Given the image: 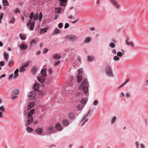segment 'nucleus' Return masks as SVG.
<instances>
[{"label": "nucleus", "mask_w": 148, "mask_h": 148, "mask_svg": "<svg viewBox=\"0 0 148 148\" xmlns=\"http://www.w3.org/2000/svg\"><path fill=\"white\" fill-rule=\"evenodd\" d=\"M42 17V14L41 12L40 13L39 16L38 14L37 13L34 15L33 12H31L29 16L30 20L27 25V27L30 30H33L34 29L35 21L38 19L40 21Z\"/></svg>", "instance_id": "f257e3e1"}, {"label": "nucleus", "mask_w": 148, "mask_h": 148, "mask_svg": "<svg viewBox=\"0 0 148 148\" xmlns=\"http://www.w3.org/2000/svg\"><path fill=\"white\" fill-rule=\"evenodd\" d=\"M88 82L87 79L85 78L83 79V82L79 86L80 89H82L84 93L85 94L88 92V86L87 85H85L86 84L88 85Z\"/></svg>", "instance_id": "f03ea898"}, {"label": "nucleus", "mask_w": 148, "mask_h": 148, "mask_svg": "<svg viewBox=\"0 0 148 148\" xmlns=\"http://www.w3.org/2000/svg\"><path fill=\"white\" fill-rule=\"evenodd\" d=\"M106 73L108 76L110 77L113 76L112 70L110 66H108L106 67Z\"/></svg>", "instance_id": "7ed1b4c3"}, {"label": "nucleus", "mask_w": 148, "mask_h": 148, "mask_svg": "<svg viewBox=\"0 0 148 148\" xmlns=\"http://www.w3.org/2000/svg\"><path fill=\"white\" fill-rule=\"evenodd\" d=\"M65 38L66 40L72 41L75 40L77 39L76 36L73 34L67 35L65 37Z\"/></svg>", "instance_id": "20e7f679"}, {"label": "nucleus", "mask_w": 148, "mask_h": 148, "mask_svg": "<svg viewBox=\"0 0 148 148\" xmlns=\"http://www.w3.org/2000/svg\"><path fill=\"white\" fill-rule=\"evenodd\" d=\"M36 95V93L34 91H31L28 94V97L29 99L30 100H32L34 99L35 98Z\"/></svg>", "instance_id": "39448f33"}, {"label": "nucleus", "mask_w": 148, "mask_h": 148, "mask_svg": "<svg viewBox=\"0 0 148 148\" xmlns=\"http://www.w3.org/2000/svg\"><path fill=\"white\" fill-rule=\"evenodd\" d=\"M27 117V124H25V126L27 127L30 124L32 123L33 120V117L32 116H29Z\"/></svg>", "instance_id": "423d86ee"}, {"label": "nucleus", "mask_w": 148, "mask_h": 148, "mask_svg": "<svg viewBox=\"0 0 148 148\" xmlns=\"http://www.w3.org/2000/svg\"><path fill=\"white\" fill-rule=\"evenodd\" d=\"M113 5L117 9L120 8V5L116 0H110Z\"/></svg>", "instance_id": "0eeeda50"}, {"label": "nucleus", "mask_w": 148, "mask_h": 148, "mask_svg": "<svg viewBox=\"0 0 148 148\" xmlns=\"http://www.w3.org/2000/svg\"><path fill=\"white\" fill-rule=\"evenodd\" d=\"M46 132L48 134L53 133V129L52 127L50 126L47 127L46 130Z\"/></svg>", "instance_id": "6e6552de"}, {"label": "nucleus", "mask_w": 148, "mask_h": 148, "mask_svg": "<svg viewBox=\"0 0 148 148\" xmlns=\"http://www.w3.org/2000/svg\"><path fill=\"white\" fill-rule=\"evenodd\" d=\"M38 79L39 82L41 83L43 82H44L45 80V77L40 75L38 77Z\"/></svg>", "instance_id": "1a4fd4ad"}, {"label": "nucleus", "mask_w": 148, "mask_h": 148, "mask_svg": "<svg viewBox=\"0 0 148 148\" xmlns=\"http://www.w3.org/2000/svg\"><path fill=\"white\" fill-rule=\"evenodd\" d=\"M60 57L61 56L60 54L58 53L53 54L52 56V57L53 59L57 60L59 59L60 58Z\"/></svg>", "instance_id": "9d476101"}, {"label": "nucleus", "mask_w": 148, "mask_h": 148, "mask_svg": "<svg viewBox=\"0 0 148 148\" xmlns=\"http://www.w3.org/2000/svg\"><path fill=\"white\" fill-rule=\"evenodd\" d=\"M20 47L21 49L24 50L27 49V46L24 43H22L20 44Z\"/></svg>", "instance_id": "9b49d317"}, {"label": "nucleus", "mask_w": 148, "mask_h": 148, "mask_svg": "<svg viewBox=\"0 0 148 148\" xmlns=\"http://www.w3.org/2000/svg\"><path fill=\"white\" fill-rule=\"evenodd\" d=\"M55 128L59 131L63 129L61 124L59 123H57L56 125Z\"/></svg>", "instance_id": "f8f14e48"}, {"label": "nucleus", "mask_w": 148, "mask_h": 148, "mask_svg": "<svg viewBox=\"0 0 148 148\" xmlns=\"http://www.w3.org/2000/svg\"><path fill=\"white\" fill-rule=\"evenodd\" d=\"M34 102H30L28 103L27 108L28 110H30L32 108L34 105Z\"/></svg>", "instance_id": "ddd939ff"}, {"label": "nucleus", "mask_w": 148, "mask_h": 148, "mask_svg": "<svg viewBox=\"0 0 148 148\" xmlns=\"http://www.w3.org/2000/svg\"><path fill=\"white\" fill-rule=\"evenodd\" d=\"M40 84L38 83H36L35 84L33 87V88L35 91H38L39 90V88Z\"/></svg>", "instance_id": "4468645a"}, {"label": "nucleus", "mask_w": 148, "mask_h": 148, "mask_svg": "<svg viewBox=\"0 0 148 148\" xmlns=\"http://www.w3.org/2000/svg\"><path fill=\"white\" fill-rule=\"evenodd\" d=\"M37 68L35 66H34L31 69V71L33 75H35L36 74L37 72Z\"/></svg>", "instance_id": "2eb2a0df"}, {"label": "nucleus", "mask_w": 148, "mask_h": 148, "mask_svg": "<svg viewBox=\"0 0 148 148\" xmlns=\"http://www.w3.org/2000/svg\"><path fill=\"white\" fill-rule=\"evenodd\" d=\"M62 123L65 126H67L69 124V120L68 119H64L62 121Z\"/></svg>", "instance_id": "dca6fc26"}, {"label": "nucleus", "mask_w": 148, "mask_h": 148, "mask_svg": "<svg viewBox=\"0 0 148 148\" xmlns=\"http://www.w3.org/2000/svg\"><path fill=\"white\" fill-rule=\"evenodd\" d=\"M46 69H43L41 71V76L45 77L46 76Z\"/></svg>", "instance_id": "f3484780"}, {"label": "nucleus", "mask_w": 148, "mask_h": 148, "mask_svg": "<svg viewBox=\"0 0 148 148\" xmlns=\"http://www.w3.org/2000/svg\"><path fill=\"white\" fill-rule=\"evenodd\" d=\"M19 93V91L17 89H15L12 92L11 94L13 96H15L18 95Z\"/></svg>", "instance_id": "a211bd4d"}, {"label": "nucleus", "mask_w": 148, "mask_h": 148, "mask_svg": "<svg viewBox=\"0 0 148 148\" xmlns=\"http://www.w3.org/2000/svg\"><path fill=\"white\" fill-rule=\"evenodd\" d=\"M43 131V129L42 128H38L36 130V132L39 135L41 134Z\"/></svg>", "instance_id": "6ab92c4d"}, {"label": "nucleus", "mask_w": 148, "mask_h": 148, "mask_svg": "<svg viewBox=\"0 0 148 148\" xmlns=\"http://www.w3.org/2000/svg\"><path fill=\"white\" fill-rule=\"evenodd\" d=\"M129 40V38L128 37H127L126 38V39L125 41V42L126 44L129 45H131L132 46H133V42L132 41L131 42H128V40Z\"/></svg>", "instance_id": "aec40b11"}, {"label": "nucleus", "mask_w": 148, "mask_h": 148, "mask_svg": "<svg viewBox=\"0 0 148 148\" xmlns=\"http://www.w3.org/2000/svg\"><path fill=\"white\" fill-rule=\"evenodd\" d=\"M35 112V110L34 109H32L29 112L28 115L27 116H32V115L34 114Z\"/></svg>", "instance_id": "412c9836"}, {"label": "nucleus", "mask_w": 148, "mask_h": 148, "mask_svg": "<svg viewBox=\"0 0 148 148\" xmlns=\"http://www.w3.org/2000/svg\"><path fill=\"white\" fill-rule=\"evenodd\" d=\"M48 29V27L43 28L40 30V34L45 33L47 32Z\"/></svg>", "instance_id": "4be33fe9"}, {"label": "nucleus", "mask_w": 148, "mask_h": 148, "mask_svg": "<svg viewBox=\"0 0 148 148\" xmlns=\"http://www.w3.org/2000/svg\"><path fill=\"white\" fill-rule=\"evenodd\" d=\"M90 112V110H89L88 112V113L86 114L82 118V120H81V122H82L86 118L87 116H88Z\"/></svg>", "instance_id": "5701e85b"}, {"label": "nucleus", "mask_w": 148, "mask_h": 148, "mask_svg": "<svg viewBox=\"0 0 148 148\" xmlns=\"http://www.w3.org/2000/svg\"><path fill=\"white\" fill-rule=\"evenodd\" d=\"M19 36L21 39L22 40H25L26 38V35L23 34H20Z\"/></svg>", "instance_id": "b1692460"}, {"label": "nucleus", "mask_w": 148, "mask_h": 148, "mask_svg": "<svg viewBox=\"0 0 148 148\" xmlns=\"http://www.w3.org/2000/svg\"><path fill=\"white\" fill-rule=\"evenodd\" d=\"M94 60V57L92 56H88V61L91 62Z\"/></svg>", "instance_id": "393cba45"}, {"label": "nucleus", "mask_w": 148, "mask_h": 148, "mask_svg": "<svg viewBox=\"0 0 148 148\" xmlns=\"http://www.w3.org/2000/svg\"><path fill=\"white\" fill-rule=\"evenodd\" d=\"M87 99L86 98H84L81 99L80 103L83 104H85L87 103Z\"/></svg>", "instance_id": "a878e982"}, {"label": "nucleus", "mask_w": 148, "mask_h": 148, "mask_svg": "<svg viewBox=\"0 0 148 148\" xmlns=\"http://www.w3.org/2000/svg\"><path fill=\"white\" fill-rule=\"evenodd\" d=\"M31 62L29 61H28L26 62L25 63H24L23 66L25 68L27 67L30 63Z\"/></svg>", "instance_id": "bb28decb"}, {"label": "nucleus", "mask_w": 148, "mask_h": 148, "mask_svg": "<svg viewBox=\"0 0 148 148\" xmlns=\"http://www.w3.org/2000/svg\"><path fill=\"white\" fill-rule=\"evenodd\" d=\"M82 79V76L81 75H78L77 77V80L78 83H79L81 82Z\"/></svg>", "instance_id": "cd10ccee"}, {"label": "nucleus", "mask_w": 148, "mask_h": 148, "mask_svg": "<svg viewBox=\"0 0 148 148\" xmlns=\"http://www.w3.org/2000/svg\"><path fill=\"white\" fill-rule=\"evenodd\" d=\"M3 3L4 6H8L9 5V3L7 0H3Z\"/></svg>", "instance_id": "c85d7f7f"}, {"label": "nucleus", "mask_w": 148, "mask_h": 148, "mask_svg": "<svg viewBox=\"0 0 148 148\" xmlns=\"http://www.w3.org/2000/svg\"><path fill=\"white\" fill-rule=\"evenodd\" d=\"M60 32V30H59L58 29H54V31L53 33V35L59 33Z\"/></svg>", "instance_id": "c756f323"}, {"label": "nucleus", "mask_w": 148, "mask_h": 148, "mask_svg": "<svg viewBox=\"0 0 148 148\" xmlns=\"http://www.w3.org/2000/svg\"><path fill=\"white\" fill-rule=\"evenodd\" d=\"M61 11V8L60 7L57 8L55 9V12L56 13H60Z\"/></svg>", "instance_id": "7c9ffc66"}, {"label": "nucleus", "mask_w": 148, "mask_h": 148, "mask_svg": "<svg viewBox=\"0 0 148 148\" xmlns=\"http://www.w3.org/2000/svg\"><path fill=\"white\" fill-rule=\"evenodd\" d=\"M83 108V106L82 105H79L77 106L76 108L77 110L79 111L82 110Z\"/></svg>", "instance_id": "2f4dec72"}, {"label": "nucleus", "mask_w": 148, "mask_h": 148, "mask_svg": "<svg viewBox=\"0 0 148 148\" xmlns=\"http://www.w3.org/2000/svg\"><path fill=\"white\" fill-rule=\"evenodd\" d=\"M19 71V70L18 69H17L14 72V74L15 75L14 76V78H16L17 76H18V73Z\"/></svg>", "instance_id": "473e14b6"}, {"label": "nucleus", "mask_w": 148, "mask_h": 148, "mask_svg": "<svg viewBox=\"0 0 148 148\" xmlns=\"http://www.w3.org/2000/svg\"><path fill=\"white\" fill-rule=\"evenodd\" d=\"M33 129L31 127H28L27 128V131L28 132L31 133L33 132Z\"/></svg>", "instance_id": "72a5a7b5"}, {"label": "nucleus", "mask_w": 148, "mask_h": 148, "mask_svg": "<svg viewBox=\"0 0 148 148\" xmlns=\"http://www.w3.org/2000/svg\"><path fill=\"white\" fill-rule=\"evenodd\" d=\"M5 59L7 61L9 58V55L8 54H6L5 52L4 53Z\"/></svg>", "instance_id": "f704fd0d"}, {"label": "nucleus", "mask_w": 148, "mask_h": 148, "mask_svg": "<svg viewBox=\"0 0 148 148\" xmlns=\"http://www.w3.org/2000/svg\"><path fill=\"white\" fill-rule=\"evenodd\" d=\"M37 42V41L35 39L32 40L30 43V44L31 45H33Z\"/></svg>", "instance_id": "c9c22d12"}, {"label": "nucleus", "mask_w": 148, "mask_h": 148, "mask_svg": "<svg viewBox=\"0 0 148 148\" xmlns=\"http://www.w3.org/2000/svg\"><path fill=\"white\" fill-rule=\"evenodd\" d=\"M69 116L70 119H73L74 117V115L73 113H70L69 114Z\"/></svg>", "instance_id": "e433bc0d"}, {"label": "nucleus", "mask_w": 148, "mask_h": 148, "mask_svg": "<svg viewBox=\"0 0 148 148\" xmlns=\"http://www.w3.org/2000/svg\"><path fill=\"white\" fill-rule=\"evenodd\" d=\"M15 21V18L12 17L11 18L10 20L9 21V23L11 24H14Z\"/></svg>", "instance_id": "4c0bfd02"}, {"label": "nucleus", "mask_w": 148, "mask_h": 148, "mask_svg": "<svg viewBox=\"0 0 148 148\" xmlns=\"http://www.w3.org/2000/svg\"><path fill=\"white\" fill-rule=\"evenodd\" d=\"M83 69L82 68H80L78 70V74L79 75L82 74Z\"/></svg>", "instance_id": "58836bf2"}, {"label": "nucleus", "mask_w": 148, "mask_h": 148, "mask_svg": "<svg viewBox=\"0 0 148 148\" xmlns=\"http://www.w3.org/2000/svg\"><path fill=\"white\" fill-rule=\"evenodd\" d=\"M25 70L26 69L25 68V67L23 66L20 68L19 71L20 72H21L25 71Z\"/></svg>", "instance_id": "ea45409f"}, {"label": "nucleus", "mask_w": 148, "mask_h": 148, "mask_svg": "<svg viewBox=\"0 0 148 148\" xmlns=\"http://www.w3.org/2000/svg\"><path fill=\"white\" fill-rule=\"evenodd\" d=\"M116 116H114L113 117L112 119L111 120V123L113 124L115 122V121L116 120Z\"/></svg>", "instance_id": "a19ab883"}, {"label": "nucleus", "mask_w": 148, "mask_h": 148, "mask_svg": "<svg viewBox=\"0 0 148 148\" xmlns=\"http://www.w3.org/2000/svg\"><path fill=\"white\" fill-rule=\"evenodd\" d=\"M129 80L130 79H127L125 81V82L123 84L121 85L119 87V88H120L123 86L125 84H126L127 82H128L129 81Z\"/></svg>", "instance_id": "79ce46f5"}, {"label": "nucleus", "mask_w": 148, "mask_h": 148, "mask_svg": "<svg viewBox=\"0 0 148 148\" xmlns=\"http://www.w3.org/2000/svg\"><path fill=\"white\" fill-rule=\"evenodd\" d=\"M90 38L89 37H88L85 40H84V42L85 43H88L90 41Z\"/></svg>", "instance_id": "37998d69"}, {"label": "nucleus", "mask_w": 148, "mask_h": 148, "mask_svg": "<svg viewBox=\"0 0 148 148\" xmlns=\"http://www.w3.org/2000/svg\"><path fill=\"white\" fill-rule=\"evenodd\" d=\"M117 55L119 57H121L122 56L123 54L121 52L118 51L117 52Z\"/></svg>", "instance_id": "c03bdc74"}, {"label": "nucleus", "mask_w": 148, "mask_h": 148, "mask_svg": "<svg viewBox=\"0 0 148 148\" xmlns=\"http://www.w3.org/2000/svg\"><path fill=\"white\" fill-rule=\"evenodd\" d=\"M113 59L115 60H119L120 59L117 56H114Z\"/></svg>", "instance_id": "a18cd8bd"}, {"label": "nucleus", "mask_w": 148, "mask_h": 148, "mask_svg": "<svg viewBox=\"0 0 148 148\" xmlns=\"http://www.w3.org/2000/svg\"><path fill=\"white\" fill-rule=\"evenodd\" d=\"M48 51V49L47 48H45L43 51V53L44 54H45L46 53H47Z\"/></svg>", "instance_id": "49530a36"}, {"label": "nucleus", "mask_w": 148, "mask_h": 148, "mask_svg": "<svg viewBox=\"0 0 148 148\" xmlns=\"http://www.w3.org/2000/svg\"><path fill=\"white\" fill-rule=\"evenodd\" d=\"M109 46L110 47L113 48L115 47V45L114 43L112 42L110 44Z\"/></svg>", "instance_id": "de8ad7c7"}, {"label": "nucleus", "mask_w": 148, "mask_h": 148, "mask_svg": "<svg viewBox=\"0 0 148 148\" xmlns=\"http://www.w3.org/2000/svg\"><path fill=\"white\" fill-rule=\"evenodd\" d=\"M0 110L4 112L5 110V109L3 106H1L0 107Z\"/></svg>", "instance_id": "09e8293b"}, {"label": "nucleus", "mask_w": 148, "mask_h": 148, "mask_svg": "<svg viewBox=\"0 0 148 148\" xmlns=\"http://www.w3.org/2000/svg\"><path fill=\"white\" fill-rule=\"evenodd\" d=\"M98 101H97V100H96L94 101V102L93 105L95 106H96V105H98Z\"/></svg>", "instance_id": "8fccbe9b"}, {"label": "nucleus", "mask_w": 148, "mask_h": 148, "mask_svg": "<svg viewBox=\"0 0 148 148\" xmlns=\"http://www.w3.org/2000/svg\"><path fill=\"white\" fill-rule=\"evenodd\" d=\"M64 3L61 2L59 3V5H60L62 6H65V5Z\"/></svg>", "instance_id": "3c124183"}, {"label": "nucleus", "mask_w": 148, "mask_h": 148, "mask_svg": "<svg viewBox=\"0 0 148 148\" xmlns=\"http://www.w3.org/2000/svg\"><path fill=\"white\" fill-rule=\"evenodd\" d=\"M69 26V24L67 23H65V26H64V28L66 29L68 28Z\"/></svg>", "instance_id": "603ef678"}, {"label": "nucleus", "mask_w": 148, "mask_h": 148, "mask_svg": "<svg viewBox=\"0 0 148 148\" xmlns=\"http://www.w3.org/2000/svg\"><path fill=\"white\" fill-rule=\"evenodd\" d=\"M60 62L59 61H58L55 62L54 63V66H56L60 63Z\"/></svg>", "instance_id": "864d4df0"}, {"label": "nucleus", "mask_w": 148, "mask_h": 148, "mask_svg": "<svg viewBox=\"0 0 148 148\" xmlns=\"http://www.w3.org/2000/svg\"><path fill=\"white\" fill-rule=\"evenodd\" d=\"M63 26V24L62 23H60L59 24L58 26L60 28H61Z\"/></svg>", "instance_id": "5fc2aeb1"}, {"label": "nucleus", "mask_w": 148, "mask_h": 148, "mask_svg": "<svg viewBox=\"0 0 148 148\" xmlns=\"http://www.w3.org/2000/svg\"><path fill=\"white\" fill-rule=\"evenodd\" d=\"M4 62L3 61H1L0 62V65L1 66H3L4 65Z\"/></svg>", "instance_id": "6e6d98bb"}, {"label": "nucleus", "mask_w": 148, "mask_h": 148, "mask_svg": "<svg viewBox=\"0 0 148 148\" xmlns=\"http://www.w3.org/2000/svg\"><path fill=\"white\" fill-rule=\"evenodd\" d=\"M14 75L13 74H11L10 75L9 77V79H11L12 77H14Z\"/></svg>", "instance_id": "4d7b16f0"}, {"label": "nucleus", "mask_w": 148, "mask_h": 148, "mask_svg": "<svg viewBox=\"0 0 148 148\" xmlns=\"http://www.w3.org/2000/svg\"><path fill=\"white\" fill-rule=\"evenodd\" d=\"M13 60H11L8 63V66H10L11 64L13 62Z\"/></svg>", "instance_id": "13d9d810"}, {"label": "nucleus", "mask_w": 148, "mask_h": 148, "mask_svg": "<svg viewBox=\"0 0 148 148\" xmlns=\"http://www.w3.org/2000/svg\"><path fill=\"white\" fill-rule=\"evenodd\" d=\"M19 12V10L18 9L16 8L15 10V12L16 13H17Z\"/></svg>", "instance_id": "bf43d9fd"}, {"label": "nucleus", "mask_w": 148, "mask_h": 148, "mask_svg": "<svg viewBox=\"0 0 148 148\" xmlns=\"http://www.w3.org/2000/svg\"><path fill=\"white\" fill-rule=\"evenodd\" d=\"M5 75L6 74H3L0 76V78H1L2 77H5Z\"/></svg>", "instance_id": "052dcab7"}, {"label": "nucleus", "mask_w": 148, "mask_h": 148, "mask_svg": "<svg viewBox=\"0 0 148 148\" xmlns=\"http://www.w3.org/2000/svg\"><path fill=\"white\" fill-rule=\"evenodd\" d=\"M3 16V13H1V15H0V20H1L2 19Z\"/></svg>", "instance_id": "680f3d73"}, {"label": "nucleus", "mask_w": 148, "mask_h": 148, "mask_svg": "<svg viewBox=\"0 0 148 148\" xmlns=\"http://www.w3.org/2000/svg\"><path fill=\"white\" fill-rule=\"evenodd\" d=\"M60 1L62 2L66 3V2L67 0H59Z\"/></svg>", "instance_id": "e2e57ef3"}, {"label": "nucleus", "mask_w": 148, "mask_h": 148, "mask_svg": "<svg viewBox=\"0 0 148 148\" xmlns=\"http://www.w3.org/2000/svg\"><path fill=\"white\" fill-rule=\"evenodd\" d=\"M112 52L113 53H114L115 54H116V51L115 50V49H113V50H112Z\"/></svg>", "instance_id": "0e129e2a"}, {"label": "nucleus", "mask_w": 148, "mask_h": 148, "mask_svg": "<svg viewBox=\"0 0 148 148\" xmlns=\"http://www.w3.org/2000/svg\"><path fill=\"white\" fill-rule=\"evenodd\" d=\"M40 51H38L36 52V54L38 56L40 54Z\"/></svg>", "instance_id": "69168bd1"}, {"label": "nucleus", "mask_w": 148, "mask_h": 148, "mask_svg": "<svg viewBox=\"0 0 148 148\" xmlns=\"http://www.w3.org/2000/svg\"><path fill=\"white\" fill-rule=\"evenodd\" d=\"M121 52L122 53L123 55H124L125 53V51L122 49H121Z\"/></svg>", "instance_id": "338daca9"}, {"label": "nucleus", "mask_w": 148, "mask_h": 148, "mask_svg": "<svg viewBox=\"0 0 148 148\" xmlns=\"http://www.w3.org/2000/svg\"><path fill=\"white\" fill-rule=\"evenodd\" d=\"M130 95L129 93H127L126 95V96L127 98H129L130 97Z\"/></svg>", "instance_id": "774afa93"}]
</instances>
